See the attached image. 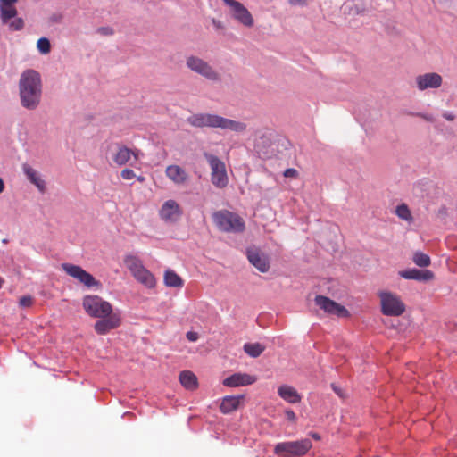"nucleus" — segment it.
Segmentation results:
<instances>
[{"instance_id": "37998d69", "label": "nucleus", "mask_w": 457, "mask_h": 457, "mask_svg": "<svg viewBox=\"0 0 457 457\" xmlns=\"http://www.w3.org/2000/svg\"><path fill=\"white\" fill-rule=\"evenodd\" d=\"M289 3L291 4H303V0H289Z\"/></svg>"}, {"instance_id": "2f4dec72", "label": "nucleus", "mask_w": 457, "mask_h": 457, "mask_svg": "<svg viewBox=\"0 0 457 457\" xmlns=\"http://www.w3.org/2000/svg\"><path fill=\"white\" fill-rule=\"evenodd\" d=\"M62 20H63V14L61 12H54V13L51 14L48 18V21L51 24H60V23H62Z\"/></svg>"}, {"instance_id": "a19ab883", "label": "nucleus", "mask_w": 457, "mask_h": 457, "mask_svg": "<svg viewBox=\"0 0 457 457\" xmlns=\"http://www.w3.org/2000/svg\"><path fill=\"white\" fill-rule=\"evenodd\" d=\"M331 387L333 389V391L337 395H339L340 397H343V393H342V390L341 388H339L337 386H336L335 384H332L331 385Z\"/></svg>"}, {"instance_id": "20e7f679", "label": "nucleus", "mask_w": 457, "mask_h": 457, "mask_svg": "<svg viewBox=\"0 0 457 457\" xmlns=\"http://www.w3.org/2000/svg\"><path fill=\"white\" fill-rule=\"evenodd\" d=\"M124 263L135 279L148 288L155 287L154 276L144 266L142 261L136 255L127 254Z\"/></svg>"}, {"instance_id": "f704fd0d", "label": "nucleus", "mask_w": 457, "mask_h": 457, "mask_svg": "<svg viewBox=\"0 0 457 457\" xmlns=\"http://www.w3.org/2000/svg\"><path fill=\"white\" fill-rule=\"evenodd\" d=\"M415 115L418 117H420L423 120L429 121V122H433L435 120L434 116L430 113L419 112V113H416Z\"/></svg>"}, {"instance_id": "72a5a7b5", "label": "nucleus", "mask_w": 457, "mask_h": 457, "mask_svg": "<svg viewBox=\"0 0 457 457\" xmlns=\"http://www.w3.org/2000/svg\"><path fill=\"white\" fill-rule=\"evenodd\" d=\"M120 176L123 179H126V180H129V179H132L136 177V174L135 172L130 170V169H124L121 173H120Z\"/></svg>"}, {"instance_id": "412c9836", "label": "nucleus", "mask_w": 457, "mask_h": 457, "mask_svg": "<svg viewBox=\"0 0 457 457\" xmlns=\"http://www.w3.org/2000/svg\"><path fill=\"white\" fill-rule=\"evenodd\" d=\"M256 381L254 376L246 373H234L224 379L223 385L229 387H237L252 385Z\"/></svg>"}, {"instance_id": "a211bd4d", "label": "nucleus", "mask_w": 457, "mask_h": 457, "mask_svg": "<svg viewBox=\"0 0 457 457\" xmlns=\"http://www.w3.org/2000/svg\"><path fill=\"white\" fill-rule=\"evenodd\" d=\"M141 154L142 153L138 149H130L125 145H117V151L113 154L112 160L117 165L123 166L129 163L132 157L137 162Z\"/></svg>"}, {"instance_id": "2eb2a0df", "label": "nucleus", "mask_w": 457, "mask_h": 457, "mask_svg": "<svg viewBox=\"0 0 457 457\" xmlns=\"http://www.w3.org/2000/svg\"><path fill=\"white\" fill-rule=\"evenodd\" d=\"M99 320L95 323L94 328L98 335H105L112 329L117 328L120 325V315L119 312H112L111 314Z\"/></svg>"}, {"instance_id": "473e14b6", "label": "nucleus", "mask_w": 457, "mask_h": 457, "mask_svg": "<svg viewBox=\"0 0 457 457\" xmlns=\"http://www.w3.org/2000/svg\"><path fill=\"white\" fill-rule=\"evenodd\" d=\"M33 303V299L30 295H23L20 298L19 303L22 307H29Z\"/></svg>"}, {"instance_id": "c756f323", "label": "nucleus", "mask_w": 457, "mask_h": 457, "mask_svg": "<svg viewBox=\"0 0 457 457\" xmlns=\"http://www.w3.org/2000/svg\"><path fill=\"white\" fill-rule=\"evenodd\" d=\"M395 214L403 220L411 222L412 220V216L411 211L407 204H399L395 209Z\"/></svg>"}, {"instance_id": "0eeeda50", "label": "nucleus", "mask_w": 457, "mask_h": 457, "mask_svg": "<svg viewBox=\"0 0 457 457\" xmlns=\"http://www.w3.org/2000/svg\"><path fill=\"white\" fill-rule=\"evenodd\" d=\"M186 66L192 72L198 74L210 81L217 82L220 80V74L208 62L199 56H187Z\"/></svg>"}, {"instance_id": "de8ad7c7", "label": "nucleus", "mask_w": 457, "mask_h": 457, "mask_svg": "<svg viewBox=\"0 0 457 457\" xmlns=\"http://www.w3.org/2000/svg\"><path fill=\"white\" fill-rule=\"evenodd\" d=\"M137 179H138L139 181H143V180H144V178H143V177H138V178H137Z\"/></svg>"}, {"instance_id": "cd10ccee", "label": "nucleus", "mask_w": 457, "mask_h": 457, "mask_svg": "<svg viewBox=\"0 0 457 457\" xmlns=\"http://www.w3.org/2000/svg\"><path fill=\"white\" fill-rule=\"evenodd\" d=\"M264 350L265 347L260 343H246L244 345L245 353L252 358L259 357Z\"/></svg>"}, {"instance_id": "1a4fd4ad", "label": "nucleus", "mask_w": 457, "mask_h": 457, "mask_svg": "<svg viewBox=\"0 0 457 457\" xmlns=\"http://www.w3.org/2000/svg\"><path fill=\"white\" fill-rule=\"evenodd\" d=\"M82 304L85 312L94 318H104L112 312V305L98 295H86Z\"/></svg>"}, {"instance_id": "ea45409f", "label": "nucleus", "mask_w": 457, "mask_h": 457, "mask_svg": "<svg viewBox=\"0 0 457 457\" xmlns=\"http://www.w3.org/2000/svg\"><path fill=\"white\" fill-rule=\"evenodd\" d=\"M442 116L447 120H453L455 119V115L452 112H445Z\"/></svg>"}, {"instance_id": "c9c22d12", "label": "nucleus", "mask_w": 457, "mask_h": 457, "mask_svg": "<svg viewBox=\"0 0 457 457\" xmlns=\"http://www.w3.org/2000/svg\"><path fill=\"white\" fill-rule=\"evenodd\" d=\"M186 337H187V338L190 342H195V341H197V340H198V338H199L198 333L194 332V331H188V332L186 334Z\"/></svg>"}, {"instance_id": "ddd939ff", "label": "nucleus", "mask_w": 457, "mask_h": 457, "mask_svg": "<svg viewBox=\"0 0 457 457\" xmlns=\"http://www.w3.org/2000/svg\"><path fill=\"white\" fill-rule=\"evenodd\" d=\"M443 84V78L437 72H426L420 74L415 78V85L418 90H435Z\"/></svg>"}, {"instance_id": "f257e3e1", "label": "nucleus", "mask_w": 457, "mask_h": 457, "mask_svg": "<svg viewBox=\"0 0 457 457\" xmlns=\"http://www.w3.org/2000/svg\"><path fill=\"white\" fill-rule=\"evenodd\" d=\"M18 87L21 105L28 111L37 110L43 96L41 74L34 69L23 71L19 79Z\"/></svg>"}, {"instance_id": "4be33fe9", "label": "nucleus", "mask_w": 457, "mask_h": 457, "mask_svg": "<svg viewBox=\"0 0 457 457\" xmlns=\"http://www.w3.org/2000/svg\"><path fill=\"white\" fill-rule=\"evenodd\" d=\"M22 170L30 183L35 185L41 193H44L46 190V183L40 174L28 163L22 165Z\"/></svg>"}, {"instance_id": "7ed1b4c3", "label": "nucleus", "mask_w": 457, "mask_h": 457, "mask_svg": "<svg viewBox=\"0 0 457 457\" xmlns=\"http://www.w3.org/2000/svg\"><path fill=\"white\" fill-rule=\"evenodd\" d=\"M212 220L219 230L226 233H240L245 228L244 220L237 213L228 210L217 211Z\"/></svg>"}, {"instance_id": "a18cd8bd", "label": "nucleus", "mask_w": 457, "mask_h": 457, "mask_svg": "<svg viewBox=\"0 0 457 457\" xmlns=\"http://www.w3.org/2000/svg\"><path fill=\"white\" fill-rule=\"evenodd\" d=\"M312 436L316 440H319L320 438V435L317 433H312Z\"/></svg>"}, {"instance_id": "a878e982", "label": "nucleus", "mask_w": 457, "mask_h": 457, "mask_svg": "<svg viewBox=\"0 0 457 457\" xmlns=\"http://www.w3.org/2000/svg\"><path fill=\"white\" fill-rule=\"evenodd\" d=\"M242 396H225L220 406V411L224 414L232 412L238 408Z\"/></svg>"}, {"instance_id": "9d476101", "label": "nucleus", "mask_w": 457, "mask_h": 457, "mask_svg": "<svg viewBox=\"0 0 457 457\" xmlns=\"http://www.w3.org/2000/svg\"><path fill=\"white\" fill-rule=\"evenodd\" d=\"M381 311L387 316H400L405 311V305L400 297L390 292L379 293Z\"/></svg>"}, {"instance_id": "393cba45", "label": "nucleus", "mask_w": 457, "mask_h": 457, "mask_svg": "<svg viewBox=\"0 0 457 457\" xmlns=\"http://www.w3.org/2000/svg\"><path fill=\"white\" fill-rule=\"evenodd\" d=\"M179 382L187 390H195L198 386L196 376L190 370H183L179 376Z\"/></svg>"}, {"instance_id": "58836bf2", "label": "nucleus", "mask_w": 457, "mask_h": 457, "mask_svg": "<svg viewBox=\"0 0 457 457\" xmlns=\"http://www.w3.org/2000/svg\"><path fill=\"white\" fill-rule=\"evenodd\" d=\"M98 32L104 35H112L113 30L109 27H101L98 29Z\"/></svg>"}, {"instance_id": "e433bc0d", "label": "nucleus", "mask_w": 457, "mask_h": 457, "mask_svg": "<svg viewBox=\"0 0 457 457\" xmlns=\"http://www.w3.org/2000/svg\"><path fill=\"white\" fill-rule=\"evenodd\" d=\"M296 175H297V171H296V170H295L293 168L287 169L284 171V176L287 178H294V177H296Z\"/></svg>"}, {"instance_id": "79ce46f5", "label": "nucleus", "mask_w": 457, "mask_h": 457, "mask_svg": "<svg viewBox=\"0 0 457 457\" xmlns=\"http://www.w3.org/2000/svg\"><path fill=\"white\" fill-rule=\"evenodd\" d=\"M213 26L217 29H220L223 28V25L221 23V21L216 20V19H212V21Z\"/></svg>"}, {"instance_id": "c03bdc74", "label": "nucleus", "mask_w": 457, "mask_h": 457, "mask_svg": "<svg viewBox=\"0 0 457 457\" xmlns=\"http://www.w3.org/2000/svg\"><path fill=\"white\" fill-rule=\"evenodd\" d=\"M4 180L0 178V194L4 191Z\"/></svg>"}, {"instance_id": "bb28decb", "label": "nucleus", "mask_w": 457, "mask_h": 457, "mask_svg": "<svg viewBox=\"0 0 457 457\" xmlns=\"http://www.w3.org/2000/svg\"><path fill=\"white\" fill-rule=\"evenodd\" d=\"M164 284L169 287H182L183 279L172 270L168 269L164 272Z\"/></svg>"}, {"instance_id": "4468645a", "label": "nucleus", "mask_w": 457, "mask_h": 457, "mask_svg": "<svg viewBox=\"0 0 457 457\" xmlns=\"http://www.w3.org/2000/svg\"><path fill=\"white\" fill-rule=\"evenodd\" d=\"M314 301L317 306L329 315L337 317H347L349 315V312L343 305L327 296L316 295Z\"/></svg>"}, {"instance_id": "f8f14e48", "label": "nucleus", "mask_w": 457, "mask_h": 457, "mask_svg": "<svg viewBox=\"0 0 457 457\" xmlns=\"http://www.w3.org/2000/svg\"><path fill=\"white\" fill-rule=\"evenodd\" d=\"M222 2L230 8L232 17L240 24L247 28L253 26V18L243 4L236 0H222Z\"/></svg>"}, {"instance_id": "4c0bfd02", "label": "nucleus", "mask_w": 457, "mask_h": 457, "mask_svg": "<svg viewBox=\"0 0 457 457\" xmlns=\"http://www.w3.org/2000/svg\"><path fill=\"white\" fill-rule=\"evenodd\" d=\"M285 414L288 420L295 421L296 420V415L292 410H286Z\"/></svg>"}, {"instance_id": "49530a36", "label": "nucleus", "mask_w": 457, "mask_h": 457, "mask_svg": "<svg viewBox=\"0 0 457 457\" xmlns=\"http://www.w3.org/2000/svg\"><path fill=\"white\" fill-rule=\"evenodd\" d=\"M348 7H350V4H348V3L345 4L344 8L346 9Z\"/></svg>"}, {"instance_id": "f3484780", "label": "nucleus", "mask_w": 457, "mask_h": 457, "mask_svg": "<svg viewBox=\"0 0 457 457\" xmlns=\"http://www.w3.org/2000/svg\"><path fill=\"white\" fill-rule=\"evenodd\" d=\"M249 262L260 272L266 273L270 270L269 257L256 247H249L246 250Z\"/></svg>"}, {"instance_id": "5701e85b", "label": "nucleus", "mask_w": 457, "mask_h": 457, "mask_svg": "<svg viewBox=\"0 0 457 457\" xmlns=\"http://www.w3.org/2000/svg\"><path fill=\"white\" fill-rule=\"evenodd\" d=\"M278 395L289 403H296L301 401V395L290 386L282 385L278 389Z\"/></svg>"}, {"instance_id": "6e6552de", "label": "nucleus", "mask_w": 457, "mask_h": 457, "mask_svg": "<svg viewBox=\"0 0 457 457\" xmlns=\"http://www.w3.org/2000/svg\"><path fill=\"white\" fill-rule=\"evenodd\" d=\"M204 156L207 160L212 170V183L218 188H223L227 187L228 183V179L226 171L225 163L214 154L204 153Z\"/></svg>"}, {"instance_id": "9b49d317", "label": "nucleus", "mask_w": 457, "mask_h": 457, "mask_svg": "<svg viewBox=\"0 0 457 457\" xmlns=\"http://www.w3.org/2000/svg\"><path fill=\"white\" fill-rule=\"evenodd\" d=\"M62 269L71 278L77 279L85 287L91 288L94 287H100V282L96 280L90 273L83 270L80 266L71 263H62Z\"/></svg>"}, {"instance_id": "aec40b11", "label": "nucleus", "mask_w": 457, "mask_h": 457, "mask_svg": "<svg viewBox=\"0 0 457 457\" xmlns=\"http://www.w3.org/2000/svg\"><path fill=\"white\" fill-rule=\"evenodd\" d=\"M399 276L404 279H413L427 282L434 278V273L429 270L407 269L399 271Z\"/></svg>"}, {"instance_id": "c85d7f7f", "label": "nucleus", "mask_w": 457, "mask_h": 457, "mask_svg": "<svg viewBox=\"0 0 457 457\" xmlns=\"http://www.w3.org/2000/svg\"><path fill=\"white\" fill-rule=\"evenodd\" d=\"M412 261L417 266L420 268H426L431 264L430 257L420 251H417L413 253Z\"/></svg>"}, {"instance_id": "423d86ee", "label": "nucleus", "mask_w": 457, "mask_h": 457, "mask_svg": "<svg viewBox=\"0 0 457 457\" xmlns=\"http://www.w3.org/2000/svg\"><path fill=\"white\" fill-rule=\"evenodd\" d=\"M312 443L309 438L297 441L281 442L275 445V453L283 457H301L312 448Z\"/></svg>"}, {"instance_id": "39448f33", "label": "nucleus", "mask_w": 457, "mask_h": 457, "mask_svg": "<svg viewBox=\"0 0 457 457\" xmlns=\"http://www.w3.org/2000/svg\"><path fill=\"white\" fill-rule=\"evenodd\" d=\"M19 0H0V20L4 25L8 26L11 31H20L24 27V21L17 17L15 7Z\"/></svg>"}, {"instance_id": "f03ea898", "label": "nucleus", "mask_w": 457, "mask_h": 457, "mask_svg": "<svg viewBox=\"0 0 457 457\" xmlns=\"http://www.w3.org/2000/svg\"><path fill=\"white\" fill-rule=\"evenodd\" d=\"M187 122L190 126L198 129H220L222 130H229L237 133L244 132L246 129V124L244 122L207 112L193 113L187 118Z\"/></svg>"}, {"instance_id": "6ab92c4d", "label": "nucleus", "mask_w": 457, "mask_h": 457, "mask_svg": "<svg viewBox=\"0 0 457 457\" xmlns=\"http://www.w3.org/2000/svg\"><path fill=\"white\" fill-rule=\"evenodd\" d=\"M254 148L262 158H270L274 154L271 141V133L265 132L256 139Z\"/></svg>"}, {"instance_id": "7c9ffc66", "label": "nucleus", "mask_w": 457, "mask_h": 457, "mask_svg": "<svg viewBox=\"0 0 457 457\" xmlns=\"http://www.w3.org/2000/svg\"><path fill=\"white\" fill-rule=\"evenodd\" d=\"M37 47L40 54H47L51 51V44L48 38L40 37L37 42Z\"/></svg>"}, {"instance_id": "dca6fc26", "label": "nucleus", "mask_w": 457, "mask_h": 457, "mask_svg": "<svg viewBox=\"0 0 457 457\" xmlns=\"http://www.w3.org/2000/svg\"><path fill=\"white\" fill-rule=\"evenodd\" d=\"M160 218L167 223H174L179 220L182 211L174 200H167L162 205L159 211Z\"/></svg>"}, {"instance_id": "b1692460", "label": "nucleus", "mask_w": 457, "mask_h": 457, "mask_svg": "<svg viewBox=\"0 0 457 457\" xmlns=\"http://www.w3.org/2000/svg\"><path fill=\"white\" fill-rule=\"evenodd\" d=\"M165 172L167 177L176 184H183L187 179L185 170L178 165L168 166Z\"/></svg>"}]
</instances>
